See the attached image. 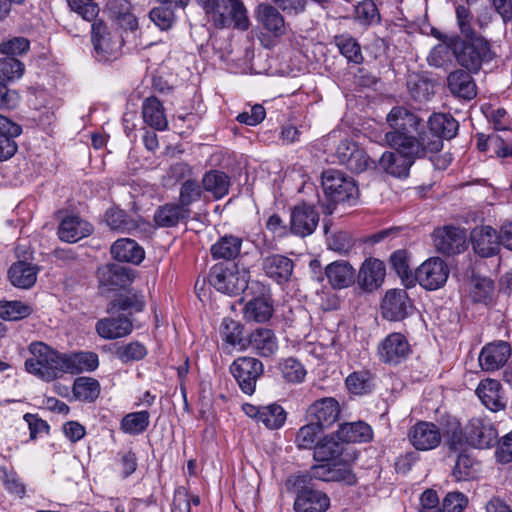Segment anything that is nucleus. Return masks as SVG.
Masks as SVG:
<instances>
[{"label":"nucleus","instance_id":"4be33fe9","mask_svg":"<svg viewBox=\"0 0 512 512\" xmlns=\"http://www.w3.org/2000/svg\"><path fill=\"white\" fill-rule=\"evenodd\" d=\"M511 356L510 344L505 341L485 345L479 355V364L485 371L500 369Z\"/></svg>","mask_w":512,"mask_h":512},{"label":"nucleus","instance_id":"680f3d73","mask_svg":"<svg viewBox=\"0 0 512 512\" xmlns=\"http://www.w3.org/2000/svg\"><path fill=\"white\" fill-rule=\"evenodd\" d=\"M322 428L312 421L301 427L296 436V443L302 449H314L317 436Z\"/></svg>","mask_w":512,"mask_h":512},{"label":"nucleus","instance_id":"7c9ffc66","mask_svg":"<svg viewBox=\"0 0 512 512\" xmlns=\"http://www.w3.org/2000/svg\"><path fill=\"white\" fill-rule=\"evenodd\" d=\"M64 373L78 374L94 371L99 365L98 355L93 352L63 353Z\"/></svg>","mask_w":512,"mask_h":512},{"label":"nucleus","instance_id":"6ab92c4d","mask_svg":"<svg viewBox=\"0 0 512 512\" xmlns=\"http://www.w3.org/2000/svg\"><path fill=\"white\" fill-rule=\"evenodd\" d=\"M319 222L316 209L307 204H300L291 210L290 231L292 234L306 237L314 232Z\"/></svg>","mask_w":512,"mask_h":512},{"label":"nucleus","instance_id":"0e129e2a","mask_svg":"<svg viewBox=\"0 0 512 512\" xmlns=\"http://www.w3.org/2000/svg\"><path fill=\"white\" fill-rule=\"evenodd\" d=\"M149 17L161 30H167L172 26L174 21V12L171 4H161V6L153 8Z\"/></svg>","mask_w":512,"mask_h":512},{"label":"nucleus","instance_id":"39448f33","mask_svg":"<svg viewBox=\"0 0 512 512\" xmlns=\"http://www.w3.org/2000/svg\"><path fill=\"white\" fill-rule=\"evenodd\" d=\"M208 279L217 291L237 295L248 288L250 274L246 268L240 269L235 264L218 263L210 269Z\"/></svg>","mask_w":512,"mask_h":512},{"label":"nucleus","instance_id":"052dcab7","mask_svg":"<svg viewBox=\"0 0 512 512\" xmlns=\"http://www.w3.org/2000/svg\"><path fill=\"white\" fill-rule=\"evenodd\" d=\"M202 196V188L196 180H185L180 188L179 204L184 208H189L190 205L198 201Z\"/></svg>","mask_w":512,"mask_h":512},{"label":"nucleus","instance_id":"774afa93","mask_svg":"<svg viewBox=\"0 0 512 512\" xmlns=\"http://www.w3.org/2000/svg\"><path fill=\"white\" fill-rule=\"evenodd\" d=\"M147 354L144 345L139 342H131L121 346L116 350L117 357L123 362L138 361L143 359Z\"/></svg>","mask_w":512,"mask_h":512},{"label":"nucleus","instance_id":"f3484780","mask_svg":"<svg viewBox=\"0 0 512 512\" xmlns=\"http://www.w3.org/2000/svg\"><path fill=\"white\" fill-rule=\"evenodd\" d=\"M340 414V405L333 397H324L314 401L306 410V418L322 429L334 424Z\"/></svg>","mask_w":512,"mask_h":512},{"label":"nucleus","instance_id":"a878e982","mask_svg":"<svg viewBox=\"0 0 512 512\" xmlns=\"http://www.w3.org/2000/svg\"><path fill=\"white\" fill-rule=\"evenodd\" d=\"M262 268L265 274L278 284L288 282L293 274V261L280 254H273L263 258Z\"/></svg>","mask_w":512,"mask_h":512},{"label":"nucleus","instance_id":"423d86ee","mask_svg":"<svg viewBox=\"0 0 512 512\" xmlns=\"http://www.w3.org/2000/svg\"><path fill=\"white\" fill-rule=\"evenodd\" d=\"M207 7V14L211 16L216 27L226 28L233 24L234 28L248 29L249 19L242 1L212 0Z\"/></svg>","mask_w":512,"mask_h":512},{"label":"nucleus","instance_id":"2f4dec72","mask_svg":"<svg viewBox=\"0 0 512 512\" xmlns=\"http://www.w3.org/2000/svg\"><path fill=\"white\" fill-rule=\"evenodd\" d=\"M429 131L425 130V136L443 139L453 138L458 131V122L449 114L435 113L428 120Z\"/></svg>","mask_w":512,"mask_h":512},{"label":"nucleus","instance_id":"a211bd4d","mask_svg":"<svg viewBox=\"0 0 512 512\" xmlns=\"http://www.w3.org/2000/svg\"><path fill=\"white\" fill-rule=\"evenodd\" d=\"M408 438L416 450L429 451L439 446L442 436L434 423L420 421L410 428Z\"/></svg>","mask_w":512,"mask_h":512},{"label":"nucleus","instance_id":"ea45409f","mask_svg":"<svg viewBox=\"0 0 512 512\" xmlns=\"http://www.w3.org/2000/svg\"><path fill=\"white\" fill-rule=\"evenodd\" d=\"M257 17L263 27L275 36L285 34V22L277 8L269 4L258 6Z\"/></svg>","mask_w":512,"mask_h":512},{"label":"nucleus","instance_id":"2eb2a0df","mask_svg":"<svg viewBox=\"0 0 512 512\" xmlns=\"http://www.w3.org/2000/svg\"><path fill=\"white\" fill-rule=\"evenodd\" d=\"M472 249L479 257L488 258L500 251L499 233L491 226H477L470 232Z\"/></svg>","mask_w":512,"mask_h":512},{"label":"nucleus","instance_id":"5701e85b","mask_svg":"<svg viewBox=\"0 0 512 512\" xmlns=\"http://www.w3.org/2000/svg\"><path fill=\"white\" fill-rule=\"evenodd\" d=\"M324 462L311 468L312 477L322 481H344L349 485L356 482L355 475L350 467L342 462Z\"/></svg>","mask_w":512,"mask_h":512},{"label":"nucleus","instance_id":"f704fd0d","mask_svg":"<svg viewBox=\"0 0 512 512\" xmlns=\"http://www.w3.org/2000/svg\"><path fill=\"white\" fill-rule=\"evenodd\" d=\"M38 268L36 265L24 261L13 263L8 270V279L15 287L31 288L37 280Z\"/></svg>","mask_w":512,"mask_h":512},{"label":"nucleus","instance_id":"1a4fd4ad","mask_svg":"<svg viewBox=\"0 0 512 512\" xmlns=\"http://www.w3.org/2000/svg\"><path fill=\"white\" fill-rule=\"evenodd\" d=\"M306 476H298L293 480L297 496L294 501L296 512H325L330 505L328 496L306 485Z\"/></svg>","mask_w":512,"mask_h":512},{"label":"nucleus","instance_id":"f257e3e1","mask_svg":"<svg viewBox=\"0 0 512 512\" xmlns=\"http://www.w3.org/2000/svg\"><path fill=\"white\" fill-rule=\"evenodd\" d=\"M387 141L393 151H386L379 159V167L385 173L397 177L405 178L417 158L425 157L427 154L441 151L439 141H432L426 146L416 145L415 143L404 144L399 137H390Z\"/></svg>","mask_w":512,"mask_h":512},{"label":"nucleus","instance_id":"72a5a7b5","mask_svg":"<svg viewBox=\"0 0 512 512\" xmlns=\"http://www.w3.org/2000/svg\"><path fill=\"white\" fill-rule=\"evenodd\" d=\"M190 208L179 203H167L159 206L154 214V221L160 227H174L190 217Z\"/></svg>","mask_w":512,"mask_h":512},{"label":"nucleus","instance_id":"4c0bfd02","mask_svg":"<svg viewBox=\"0 0 512 512\" xmlns=\"http://www.w3.org/2000/svg\"><path fill=\"white\" fill-rule=\"evenodd\" d=\"M242 244L241 237L226 234L211 246L210 252L214 259L233 260L240 255Z\"/></svg>","mask_w":512,"mask_h":512},{"label":"nucleus","instance_id":"412c9836","mask_svg":"<svg viewBox=\"0 0 512 512\" xmlns=\"http://www.w3.org/2000/svg\"><path fill=\"white\" fill-rule=\"evenodd\" d=\"M471 73L466 69H456L447 76V88L455 98L470 101L477 96V86Z\"/></svg>","mask_w":512,"mask_h":512},{"label":"nucleus","instance_id":"79ce46f5","mask_svg":"<svg viewBox=\"0 0 512 512\" xmlns=\"http://www.w3.org/2000/svg\"><path fill=\"white\" fill-rule=\"evenodd\" d=\"M339 440L345 443L367 442L372 438L371 427L362 422L345 423L336 432Z\"/></svg>","mask_w":512,"mask_h":512},{"label":"nucleus","instance_id":"6e6d98bb","mask_svg":"<svg viewBox=\"0 0 512 512\" xmlns=\"http://www.w3.org/2000/svg\"><path fill=\"white\" fill-rule=\"evenodd\" d=\"M286 412L277 404H270L267 406H261L260 420L268 429H279L285 423Z\"/></svg>","mask_w":512,"mask_h":512},{"label":"nucleus","instance_id":"8fccbe9b","mask_svg":"<svg viewBox=\"0 0 512 512\" xmlns=\"http://www.w3.org/2000/svg\"><path fill=\"white\" fill-rule=\"evenodd\" d=\"M346 387L352 394L364 395L372 391L374 378L367 370L356 371L346 378Z\"/></svg>","mask_w":512,"mask_h":512},{"label":"nucleus","instance_id":"bb28decb","mask_svg":"<svg viewBox=\"0 0 512 512\" xmlns=\"http://www.w3.org/2000/svg\"><path fill=\"white\" fill-rule=\"evenodd\" d=\"M92 232L93 226L76 215L66 216L58 227L59 238L68 243H75Z\"/></svg>","mask_w":512,"mask_h":512},{"label":"nucleus","instance_id":"f03ea898","mask_svg":"<svg viewBox=\"0 0 512 512\" xmlns=\"http://www.w3.org/2000/svg\"><path fill=\"white\" fill-rule=\"evenodd\" d=\"M387 123L392 130L385 134L386 141H391L390 137L397 136L404 144L415 143L426 146L427 143L438 140L442 149V141L436 136L430 138L425 136L424 121L405 107L392 108L387 115Z\"/></svg>","mask_w":512,"mask_h":512},{"label":"nucleus","instance_id":"cd10ccee","mask_svg":"<svg viewBox=\"0 0 512 512\" xmlns=\"http://www.w3.org/2000/svg\"><path fill=\"white\" fill-rule=\"evenodd\" d=\"M246 347H250L261 357H270L278 350V341L274 332L268 328H257L251 332Z\"/></svg>","mask_w":512,"mask_h":512},{"label":"nucleus","instance_id":"58836bf2","mask_svg":"<svg viewBox=\"0 0 512 512\" xmlns=\"http://www.w3.org/2000/svg\"><path fill=\"white\" fill-rule=\"evenodd\" d=\"M345 444L336 440L334 436H325L314 446V459L317 462H331L337 460L345 452Z\"/></svg>","mask_w":512,"mask_h":512},{"label":"nucleus","instance_id":"de8ad7c7","mask_svg":"<svg viewBox=\"0 0 512 512\" xmlns=\"http://www.w3.org/2000/svg\"><path fill=\"white\" fill-rule=\"evenodd\" d=\"M149 424L150 414L148 411L131 412L122 418L120 429L129 435H139L148 428Z\"/></svg>","mask_w":512,"mask_h":512},{"label":"nucleus","instance_id":"c9c22d12","mask_svg":"<svg viewBox=\"0 0 512 512\" xmlns=\"http://www.w3.org/2000/svg\"><path fill=\"white\" fill-rule=\"evenodd\" d=\"M133 325L126 317L104 318L96 323L98 335L104 339H116L131 333Z\"/></svg>","mask_w":512,"mask_h":512},{"label":"nucleus","instance_id":"c756f323","mask_svg":"<svg viewBox=\"0 0 512 512\" xmlns=\"http://www.w3.org/2000/svg\"><path fill=\"white\" fill-rule=\"evenodd\" d=\"M476 394L482 403L493 412L501 411L506 407V401L501 394V384L497 380L481 381L476 389Z\"/></svg>","mask_w":512,"mask_h":512},{"label":"nucleus","instance_id":"b1692460","mask_svg":"<svg viewBox=\"0 0 512 512\" xmlns=\"http://www.w3.org/2000/svg\"><path fill=\"white\" fill-rule=\"evenodd\" d=\"M99 283L114 290L123 288L134 279L133 270L120 264L110 263L98 268Z\"/></svg>","mask_w":512,"mask_h":512},{"label":"nucleus","instance_id":"9b49d317","mask_svg":"<svg viewBox=\"0 0 512 512\" xmlns=\"http://www.w3.org/2000/svg\"><path fill=\"white\" fill-rule=\"evenodd\" d=\"M449 276V268L439 257H432L423 262L415 271L416 280L427 290H436L442 287Z\"/></svg>","mask_w":512,"mask_h":512},{"label":"nucleus","instance_id":"13d9d810","mask_svg":"<svg viewBox=\"0 0 512 512\" xmlns=\"http://www.w3.org/2000/svg\"><path fill=\"white\" fill-rule=\"evenodd\" d=\"M282 377L290 383H301L306 376V369L295 358L284 359L279 364Z\"/></svg>","mask_w":512,"mask_h":512},{"label":"nucleus","instance_id":"393cba45","mask_svg":"<svg viewBox=\"0 0 512 512\" xmlns=\"http://www.w3.org/2000/svg\"><path fill=\"white\" fill-rule=\"evenodd\" d=\"M385 265L382 261L369 258L365 260L358 273V285L365 291L372 292L380 287L385 278Z\"/></svg>","mask_w":512,"mask_h":512},{"label":"nucleus","instance_id":"603ef678","mask_svg":"<svg viewBox=\"0 0 512 512\" xmlns=\"http://www.w3.org/2000/svg\"><path fill=\"white\" fill-rule=\"evenodd\" d=\"M106 222L112 230L131 232L138 228L137 221L121 209H110L106 212Z\"/></svg>","mask_w":512,"mask_h":512},{"label":"nucleus","instance_id":"4d7b16f0","mask_svg":"<svg viewBox=\"0 0 512 512\" xmlns=\"http://www.w3.org/2000/svg\"><path fill=\"white\" fill-rule=\"evenodd\" d=\"M451 54H453L452 37L431 49L427 57L428 64L435 68L445 67L451 62Z\"/></svg>","mask_w":512,"mask_h":512},{"label":"nucleus","instance_id":"5fc2aeb1","mask_svg":"<svg viewBox=\"0 0 512 512\" xmlns=\"http://www.w3.org/2000/svg\"><path fill=\"white\" fill-rule=\"evenodd\" d=\"M111 305V309L119 311L140 312L145 306V300L141 293L128 291L125 294L118 295Z\"/></svg>","mask_w":512,"mask_h":512},{"label":"nucleus","instance_id":"c85d7f7f","mask_svg":"<svg viewBox=\"0 0 512 512\" xmlns=\"http://www.w3.org/2000/svg\"><path fill=\"white\" fill-rule=\"evenodd\" d=\"M110 252L115 260L135 265L140 264L145 257L144 249L135 240L129 238L115 241Z\"/></svg>","mask_w":512,"mask_h":512},{"label":"nucleus","instance_id":"6e6552de","mask_svg":"<svg viewBox=\"0 0 512 512\" xmlns=\"http://www.w3.org/2000/svg\"><path fill=\"white\" fill-rule=\"evenodd\" d=\"M321 183L325 195L334 203L355 200L358 188L353 178L336 169H327L322 172Z\"/></svg>","mask_w":512,"mask_h":512},{"label":"nucleus","instance_id":"e433bc0d","mask_svg":"<svg viewBox=\"0 0 512 512\" xmlns=\"http://www.w3.org/2000/svg\"><path fill=\"white\" fill-rule=\"evenodd\" d=\"M144 122L150 127L163 131L168 126V120L162 103L155 96L147 97L142 104Z\"/></svg>","mask_w":512,"mask_h":512},{"label":"nucleus","instance_id":"0eeeda50","mask_svg":"<svg viewBox=\"0 0 512 512\" xmlns=\"http://www.w3.org/2000/svg\"><path fill=\"white\" fill-rule=\"evenodd\" d=\"M91 41L98 61H112L121 55L123 38L117 30H110L102 21L92 24Z\"/></svg>","mask_w":512,"mask_h":512},{"label":"nucleus","instance_id":"37998d69","mask_svg":"<svg viewBox=\"0 0 512 512\" xmlns=\"http://www.w3.org/2000/svg\"><path fill=\"white\" fill-rule=\"evenodd\" d=\"M205 191L211 193L215 199H221L229 192L230 177L223 171L210 170L202 179Z\"/></svg>","mask_w":512,"mask_h":512},{"label":"nucleus","instance_id":"20e7f679","mask_svg":"<svg viewBox=\"0 0 512 512\" xmlns=\"http://www.w3.org/2000/svg\"><path fill=\"white\" fill-rule=\"evenodd\" d=\"M31 357L25 361L26 370L36 377L50 382L64 374L63 353H59L43 342L29 346Z\"/></svg>","mask_w":512,"mask_h":512},{"label":"nucleus","instance_id":"09e8293b","mask_svg":"<svg viewBox=\"0 0 512 512\" xmlns=\"http://www.w3.org/2000/svg\"><path fill=\"white\" fill-rule=\"evenodd\" d=\"M74 396L84 402H94L100 394L99 382L91 377H79L73 384Z\"/></svg>","mask_w":512,"mask_h":512},{"label":"nucleus","instance_id":"dca6fc26","mask_svg":"<svg viewBox=\"0 0 512 512\" xmlns=\"http://www.w3.org/2000/svg\"><path fill=\"white\" fill-rule=\"evenodd\" d=\"M411 309V300L407 292L402 289L387 291L381 304V314L389 321L403 320L409 315Z\"/></svg>","mask_w":512,"mask_h":512},{"label":"nucleus","instance_id":"ddd939ff","mask_svg":"<svg viewBox=\"0 0 512 512\" xmlns=\"http://www.w3.org/2000/svg\"><path fill=\"white\" fill-rule=\"evenodd\" d=\"M466 442L478 449H489L498 443V432L493 423L483 418H472L465 427Z\"/></svg>","mask_w":512,"mask_h":512},{"label":"nucleus","instance_id":"338daca9","mask_svg":"<svg viewBox=\"0 0 512 512\" xmlns=\"http://www.w3.org/2000/svg\"><path fill=\"white\" fill-rule=\"evenodd\" d=\"M67 3L72 11L88 22L93 21L99 13V7L93 0H67Z\"/></svg>","mask_w":512,"mask_h":512},{"label":"nucleus","instance_id":"49530a36","mask_svg":"<svg viewBox=\"0 0 512 512\" xmlns=\"http://www.w3.org/2000/svg\"><path fill=\"white\" fill-rule=\"evenodd\" d=\"M334 43L340 53L354 64H361L364 60L361 47L357 40L349 34H341L334 36Z\"/></svg>","mask_w":512,"mask_h":512},{"label":"nucleus","instance_id":"7ed1b4c3","mask_svg":"<svg viewBox=\"0 0 512 512\" xmlns=\"http://www.w3.org/2000/svg\"><path fill=\"white\" fill-rule=\"evenodd\" d=\"M452 47L457 63L473 73H478L482 65L495 57L489 41L481 35L467 39L452 37Z\"/></svg>","mask_w":512,"mask_h":512},{"label":"nucleus","instance_id":"3c124183","mask_svg":"<svg viewBox=\"0 0 512 512\" xmlns=\"http://www.w3.org/2000/svg\"><path fill=\"white\" fill-rule=\"evenodd\" d=\"M33 308L21 301H0V318L7 321H17L28 317Z\"/></svg>","mask_w":512,"mask_h":512},{"label":"nucleus","instance_id":"4468645a","mask_svg":"<svg viewBox=\"0 0 512 512\" xmlns=\"http://www.w3.org/2000/svg\"><path fill=\"white\" fill-rule=\"evenodd\" d=\"M377 351L381 362L397 365L410 355L411 346L403 334L393 332L379 343Z\"/></svg>","mask_w":512,"mask_h":512},{"label":"nucleus","instance_id":"e2e57ef3","mask_svg":"<svg viewBox=\"0 0 512 512\" xmlns=\"http://www.w3.org/2000/svg\"><path fill=\"white\" fill-rule=\"evenodd\" d=\"M476 473L473 460L464 453L457 456L452 475L457 481H466L473 478Z\"/></svg>","mask_w":512,"mask_h":512},{"label":"nucleus","instance_id":"a18cd8bd","mask_svg":"<svg viewBox=\"0 0 512 512\" xmlns=\"http://www.w3.org/2000/svg\"><path fill=\"white\" fill-rule=\"evenodd\" d=\"M495 294L494 283L486 277H473L470 283V297L475 303L485 305L493 301Z\"/></svg>","mask_w":512,"mask_h":512},{"label":"nucleus","instance_id":"c03bdc74","mask_svg":"<svg viewBox=\"0 0 512 512\" xmlns=\"http://www.w3.org/2000/svg\"><path fill=\"white\" fill-rule=\"evenodd\" d=\"M243 326L231 318H224L220 325V335L227 347L246 348V339L243 336Z\"/></svg>","mask_w":512,"mask_h":512},{"label":"nucleus","instance_id":"473e14b6","mask_svg":"<svg viewBox=\"0 0 512 512\" xmlns=\"http://www.w3.org/2000/svg\"><path fill=\"white\" fill-rule=\"evenodd\" d=\"M325 275L334 289H343L355 281V270L347 261H334L326 266Z\"/></svg>","mask_w":512,"mask_h":512},{"label":"nucleus","instance_id":"aec40b11","mask_svg":"<svg viewBox=\"0 0 512 512\" xmlns=\"http://www.w3.org/2000/svg\"><path fill=\"white\" fill-rule=\"evenodd\" d=\"M433 239L436 249L443 254L454 255L465 249L464 231L453 226L435 229Z\"/></svg>","mask_w":512,"mask_h":512},{"label":"nucleus","instance_id":"69168bd1","mask_svg":"<svg viewBox=\"0 0 512 512\" xmlns=\"http://www.w3.org/2000/svg\"><path fill=\"white\" fill-rule=\"evenodd\" d=\"M0 481L5 486L6 490L20 498L25 495V486L20 481L19 477L14 471L8 470L6 467H0Z\"/></svg>","mask_w":512,"mask_h":512},{"label":"nucleus","instance_id":"a19ab883","mask_svg":"<svg viewBox=\"0 0 512 512\" xmlns=\"http://www.w3.org/2000/svg\"><path fill=\"white\" fill-rule=\"evenodd\" d=\"M244 318L249 322H266L273 315L271 301L261 295L249 300L243 310Z\"/></svg>","mask_w":512,"mask_h":512},{"label":"nucleus","instance_id":"864d4df0","mask_svg":"<svg viewBox=\"0 0 512 512\" xmlns=\"http://www.w3.org/2000/svg\"><path fill=\"white\" fill-rule=\"evenodd\" d=\"M390 263L405 286L414 285V275L409 266L408 255L405 250H397L390 257Z\"/></svg>","mask_w":512,"mask_h":512},{"label":"nucleus","instance_id":"f8f14e48","mask_svg":"<svg viewBox=\"0 0 512 512\" xmlns=\"http://www.w3.org/2000/svg\"><path fill=\"white\" fill-rule=\"evenodd\" d=\"M335 156L340 164L346 166L353 173L364 172L375 164L364 149L348 139L342 140L338 144Z\"/></svg>","mask_w":512,"mask_h":512},{"label":"nucleus","instance_id":"bf43d9fd","mask_svg":"<svg viewBox=\"0 0 512 512\" xmlns=\"http://www.w3.org/2000/svg\"><path fill=\"white\" fill-rule=\"evenodd\" d=\"M24 73V64L7 55L0 59V81H13L22 77Z\"/></svg>","mask_w":512,"mask_h":512},{"label":"nucleus","instance_id":"9d476101","mask_svg":"<svg viewBox=\"0 0 512 512\" xmlns=\"http://www.w3.org/2000/svg\"><path fill=\"white\" fill-rule=\"evenodd\" d=\"M263 370L262 362L253 357H239L230 366V371L239 388L247 395L255 392L256 383L263 374Z\"/></svg>","mask_w":512,"mask_h":512}]
</instances>
